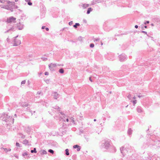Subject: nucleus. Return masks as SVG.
<instances>
[{"label":"nucleus","instance_id":"31","mask_svg":"<svg viewBox=\"0 0 160 160\" xmlns=\"http://www.w3.org/2000/svg\"><path fill=\"white\" fill-rule=\"evenodd\" d=\"M48 151L49 152L52 154H53L54 153V151L51 149H49Z\"/></svg>","mask_w":160,"mask_h":160},{"label":"nucleus","instance_id":"38","mask_svg":"<svg viewBox=\"0 0 160 160\" xmlns=\"http://www.w3.org/2000/svg\"><path fill=\"white\" fill-rule=\"evenodd\" d=\"M16 146H17V147H20V144L18 142H17L16 143Z\"/></svg>","mask_w":160,"mask_h":160},{"label":"nucleus","instance_id":"20","mask_svg":"<svg viewBox=\"0 0 160 160\" xmlns=\"http://www.w3.org/2000/svg\"><path fill=\"white\" fill-rule=\"evenodd\" d=\"M5 2H6L8 4L10 3V1H5V0H0V2L2 3H4Z\"/></svg>","mask_w":160,"mask_h":160},{"label":"nucleus","instance_id":"8","mask_svg":"<svg viewBox=\"0 0 160 160\" xmlns=\"http://www.w3.org/2000/svg\"><path fill=\"white\" fill-rule=\"evenodd\" d=\"M17 27L19 30H21L23 28V25L20 23H19L17 24Z\"/></svg>","mask_w":160,"mask_h":160},{"label":"nucleus","instance_id":"4","mask_svg":"<svg viewBox=\"0 0 160 160\" xmlns=\"http://www.w3.org/2000/svg\"><path fill=\"white\" fill-rule=\"evenodd\" d=\"M18 37V36L17 35L16 37H14V43H13V46H18L21 44V41L18 39H17V37Z\"/></svg>","mask_w":160,"mask_h":160},{"label":"nucleus","instance_id":"56","mask_svg":"<svg viewBox=\"0 0 160 160\" xmlns=\"http://www.w3.org/2000/svg\"><path fill=\"white\" fill-rule=\"evenodd\" d=\"M94 121L95 122L96 121V119H94Z\"/></svg>","mask_w":160,"mask_h":160},{"label":"nucleus","instance_id":"11","mask_svg":"<svg viewBox=\"0 0 160 160\" xmlns=\"http://www.w3.org/2000/svg\"><path fill=\"white\" fill-rule=\"evenodd\" d=\"M101 2V0H93L92 2V4L94 5Z\"/></svg>","mask_w":160,"mask_h":160},{"label":"nucleus","instance_id":"3","mask_svg":"<svg viewBox=\"0 0 160 160\" xmlns=\"http://www.w3.org/2000/svg\"><path fill=\"white\" fill-rule=\"evenodd\" d=\"M132 150V148L128 144H125L123 147H122L120 148L121 152L123 155L128 152H131Z\"/></svg>","mask_w":160,"mask_h":160},{"label":"nucleus","instance_id":"64","mask_svg":"<svg viewBox=\"0 0 160 160\" xmlns=\"http://www.w3.org/2000/svg\"><path fill=\"white\" fill-rule=\"evenodd\" d=\"M28 129H29V130H30V128H28Z\"/></svg>","mask_w":160,"mask_h":160},{"label":"nucleus","instance_id":"46","mask_svg":"<svg viewBox=\"0 0 160 160\" xmlns=\"http://www.w3.org/2000/svg\"><path fill=\"white\" fill-rule=\"evenodd\" d=\"M89 80H90L91 82H92V79L90 77H89Z\"/></svg>","mask_w":160,"mask_h":160},{"label":"nucleus","instance_id":"48","mask_svg":"<svg viewBox=\"0 0 160 160\" xmlns=\"http://www.w3.org/2000/svg\"><path fill=\"white\" fill-rule=\"evenodd\" d=\"M45 29H46V30L47 31H48L49 30V28H45Z\"/></svg>","mask_w":160,"mask_h":160},{"label":"nucleus","instance_id":"60","mask_svg":"<svg viewBox=\"0 0 160 160\" xmlns=\"http://www.w3.org/2000/svg\"><path fill=\"white\" fill-rule=\"evenodd\" d=\"M113 58H112V59H111H111H110V60H113Z\"/></svg>","mask_w":160,"mask_h":160},{"label":"nucleus","instance_id":"55","mask_svg":"<svg viewBox=\"0 0 160 160\" xmlns=\"http://www.w3.org/2000/svg\"><path fill=\"white\" fill-rule=\"evenodd\" d=\"M36 98H39V96H36Z\"/></svg>","mask_w":160,"mask_h":160},{"label":"nucleus","instance_id":"26","mask_svg":"<svg viewBox=\"0 0 160 160\" xmlns=\"http://www.w3.org/2000/svg\"><path fill=\"white\" fill-rule=\"evenodd\" d=\"M31 152L32 153H36L37 152V151L36 150V148H34L33 150H31Z\"/></svg>","mask_w":160,"mask_h":160},{"label":"nucleus","instance_id":"34","mask_svg":"<svg viewBox=\"0 0 160 160\" xmlns=\"http://www.w3.org/2000/svg\"><path fill=\"white\" fill-rule=\"evenodd\" d=\"M131 102H132L133 103V105L134 106L135 105V104L137 102V101L136 100H135L132 101H131Z\"/></svg>","mask_w":160,"mask_h":160},{"label":"nucleus","instance_id":"54","mask_svg":"<svg viewBox=\"0 0 160 160\" xmlns=\"http://www.w3.org/2000/svg\"><path fill=\"white\" fill-rule=\"evenodd\" d=\"M147 26H144V28H147Z\"/></svg>","mask_w":160,"mask_h":160},{"label":"nucleus","instance_id":"32","mask_svg":"<svg viewBox=\"0 0 160 160\" xmlns=\"http://www.w3.org/2000/svg\"><path fill=\"white\" fill-rule=\"evenodd\" d=\"M131 95L130 94H129L127 96V98L129 99L132 100V98L131 97Z\"/></svg>","mask_w":160,"mask_h":160},{"label":"nucleus","instance_id":"10","mask_svg":"<svg viewBox=\"0 0 160 160\" xmlns=\"http://www.w3.org/2000/svg\"><path fill=\"white\" fill-rule=\"evenodd\" d=\"M53 98L55 99H57L59 97V95L56 92H55L53 93Z\"/></svg>","mask_w":160,"mask_h":160},{"label":"nucleus","instance_id":"21","mask_svg":"<svg viewBox=\"0 0 160 160\" xmlns=\"http://www.w3.org/2000/svg\"><path fill=\"white\" fill-rule=\"evenodd\" d=\"M9 6L7 5H4L2 8L8 10L9 9Z\"/></svg>","mask_w":160,"mask_h":160},{"label":"nucleus","instance_id":"43","mask_svg":"<svg viewBox=\"0 0 160 160\" xmlns=\"http://www.w3.org/2000/svg\"><path fill=\"white\" fill-rule=\"evenodd\" d=\"M73 24V22L72 21H71L69 22V25H71Z\"/></svg>","mask_w":160,"mask_h":160},{"label":"nucleus","instance_id":"42","mask_svg":"<svg viewBox=\"0 0 160 160\" xmlns=\"http://www.w3.org/2000/svg\"><path fill=\"white\" fill-rule=\"evenodd\" d=\"M149 21H147L145 22H144V24H147L149 23Z\"/></svg>","mask_w":160,"mask_h":160},{"label":"nucleus","instance_id":"2","mask_svg":"<svg viewBox=\"0 0 160 160\" xmlns=\"http://www.w3.org/2000/svg\"><path fill=\"white\" fill-rule=\"evenodd\" d=\"M2 118V120L6 122L7 124H12L14 122V118L11 116H9L5 113H0V118Z\"/></svg>","mask_w":160,"mask_h":160},{"label":"nucleus","instance_id":"7","mask_svg":"<svg viewBox=\"0 0 160 160\" xmlns=\"http://www.w3.org/2000/svg\"><path fill=\"white\" fill-rule=\"evenodd\" d=\"M49 68L51 70H54V67H55L56 66V64L55 63H50L48 65Z\"/></svg>","mask_w":160,"mask_h":160},{"label":"nucleus","instance_id":"36","mask_svg":"<svg viewBox=\"0 0 160 160\" xmlns=\"http://www.w3.org/2000/svg\"><path fill=\"white\" fill-rule=\"evenodd\" d=\"M54 108L58 110L59 111L60 110V108L58 106H55Z\"/></svg>","mask_w":160,"mask_h":160},{"label":"nucleus","instance_id":"49","mask_svg":"<svg viewBox=\"0 0 160 160\" xmlns=\"http://www.w3.org/2000/svg\"><path fill=\"white\" fill-rule=\"evenodd\" d=\"M138 98H141V97H142V96H140V95H138Z\"/></svg>","mask_w":160,"mask_h":160},{"label":"nucleus","instance_id":"25","mask_svg":"<svg viewBox=\"0 0 160 160\" xmlns=\"http://www.w3.org/2000/svg\"><path fill=\"white\" fill-rule=\"evenodd\" d=\"M65 154L66 155L68 156L69 155V150L68 149H66L65 150Z\"/></svg>","mask_w":160,"mask_h":160},{"label":"nucleus","instance_id":"35","mask_svg":"<svg viewBox=\"0 0 160 160\" xmlns=\"http://www.w3.org/2000/svg\"><path fill=\"white\" fill-rule=\"evenodd\" d=\"M41 58L43 61H46L48 60V58H47L45 57H42Z\"/></svg>","mask_w":160,"mask_h":160},{"label":"nucleus","instance_id":"22","mask_svg":"<svg viewBox=\"0 0 160 160\" xmlns=\"http://www.w3.org/2000/svg\"><path fill=\"white\" fill-rule=\"evenodd\" d=\"M80 25V24L78 23H75V24L74 25H73V27L75 28H77L78 26H79Z\"/></svg>","mask_w":160,"mask_h":160},{"label":"nucleus","instance_id":"5","mask_svg":"<svg viewBox=\"0 0 160 160\" xmlns=\"http://www.w3.org/2000/svg\"><path fill=\"white\" fill-rule=\"evenodd\" d=\"M16 18H15L12 16L8 18L6 21V22L8 23H10L12 22L14 23L16 22Z\"/></svg>","mask_w":160,"mask_h":160},{"label":"nucleus","instance_id":"40","mask_svg":"<svg viewBox=\"0 0 160 160\" xmlns=\"http://www.w3.org/2000/svg\"><path fill=\"white\" fill-rule=\"evenodd\" d=\"M94 46V44L93 43H91L90 45V47L91 48H93Z\"/></svg>","mask_w":160,"mask_h":160},{"label":"nucleus","instance_id":"13","mask_svg":"<svg viewBox=\"0 0 160 160\" xmlns=\"http://www.w3.org/2000/svg\"><path fill=\"white\" fill-rule=\"evenodd\" d=\"M132 130L130 128H129L127 131V133L130 136H131V135L132 134Z\"/></svg>","mask_w":160,"mask_h":160},{"label":"nucleus","instance_id":"63","mask_svg":"<svg viewBox=\"0 0 160 160\" xmlns=\"http://www.w3.org/2000/svg\"><path fill=\"white\" fill-rule=\"evenodd\" d=\"M15 116H16V114H15Z\"/></svg>","mask_w":160,"mask_h":160},{"label":"nucleus","instance_id":"47","mask_svg":"<svg viewBox=\"0 0 160 160\" xmlns=\"http://www.w3.org/2000/svg\"><path fill=\"white\" fill-rule=\"evenodd\" d=\"M138 27V26L137 25H135V28H137Z\"/></svg>","mask_w":160,"mask_h":160},{"label":"nucleus","instance_id":"9","mask_svg":"<svg viewBox=\"0 0 160 160\" xmlns=\"http://www.w3.org/2000/svg\"><path fill=\"white\" fill-rule=\"evenodd\" d=\"M73 148L74 149L77 148V151H79L80 150L81 147L80 146L77 144L73 146Z\"/></svg>","mask_w":160,"mask_h":160},{"label":"nucleus","instance_id":"19","mask_svg":"<svg viewBox=\"0 0 160 160\" xmlns=\"http://www.w3.org/2000/svg\"><path fill=\"white\" fill-rule=\"evenodd\" d=\"M25 2H28V4L31 6L32 5V3L31 2V0H25Z\"/></svg>","mask_w":160,"mask_h":160},{"label":"nucleus","instance_id":"50","mask_svg":"<svg viewBox=\"0 0 160 160\" xmlns=\"http://www.w3.org/2000/svg\"><path fill=\"white\" fill-rule=\"evenodd\" d=\"M45 26H42V29H43L45 28Z\"/></svg>","mask_w":160,"mask_h":160},{"label":"nucleus","instance_id":"33","mask_svg":"<svg viewBox=\"0 0 160 160\" xmlns=\"http://www.w3.org/2000/svg\"><path fill=\"white\" fill-rule=\"evenodd\" d=\"M37 94H38L39 95H40L41 96H42L43 95V94L42 92H37Z\"/></svg>","mask_w":160,"mask_h":160},{"label":"nucleus","instance_id":"16","mask_svg":"<svg viewBox=\"0 0 160 160\" xmlns=\"http://www.w3.org/2000/svg\"><path fill=\"white\" fill-rule=\"evenodd\" d=\"M12 7H13V8L14 9H16L18 8L17 5H15V3L14 2H13L12 3Z\"/></svg>","mask_w":160,"mask_h":160},{"label":"nucleus","instance_id":"15","mask_svg":"<svg viewBox=\"0 0 160 160\" xmlns=\"http://www.w3.org/2000/svg\"><path fill=\"white\" fill-rule=\"evenodd\" d=\"M15 30L14 28L13 27H12L11 28L9 29H8V30L6 31L5 32V33L8 32H9L10 31H14Z\"/></svg>","mask_w":160,"mask_h":160},{"label":"nucleus","instance_id":"18","mask_svg":"<svg viewBox=\"0 0 160 160\" xmlns=\"http://www.w3.org/2000/svg\"><path fill=\"white\" fill-rule=\"evenodd\" d=\"M29 142L28 140L27 139H25L23 141V143L25 145H28Z\"/></svg>","mask_w":160,"mask_h":160},{"label":"nucleus","instance_id":"1","mask_svg":"<svg viewBox=\"0 0 160 160\" xmlns=\"http://www.w3.org/2000/svg\"><path fill=\"white\" fill-rule=\"evenodd\" d=\"M101 148L105 151H107L112 152H115L116 151L115 147L112 145L111 141L109 140L102 141Z\"/></svg>","mask_w":160,"mask_h":160},{"label":"nucleus","instance_id":"37","mask_svg":"<svg viewBox=\"0 0 160 160\" xmlns=\"http://www.w3.org/2000/svg\"><path fill=\"white\" fill-rule=\"evenodd\" d=\"M84 137L87 141H88L89 140V138L87 137L86 135H84Z\"/></svg>","mask_w":160,"mask_h":160},{"label":"nucleus","instance_id":"27","mask_svg":"<svg viewBox=\"0 0 160 160\" xmlns=\"http://www.w3.org/2000/svg\"><path fill=\"white\" fill-rule=\"evenodd\" d=\"M19 135L20 136H21V138H24L25 137V136L24 135H23L22 134V133H19Z\"/></svg>","mask_w":160,"mask_h":160},{"label":"nucleus","instance_id":"45","mask_svg":"<svg viewBox=\"0 0 160 160\" xmlns=\"http://www.w3.org/2000/svg\"><path fill=\"white\" fill-rule=\"evenodd\" d=\"M44 74L45 75H48L49 73L48 72H45Z\"/></svg>","mask_w":160,"mask_h":160},{"label":"nucleus","instance_id":"28","mask_svg":"<svg viewBox=\"0 0 160 160\" xmlns=\"http://www.w3.org/2000/svg\"><path fill=\"white\" fill-rule=\"evenodd\" d=\"M59 72L61 73H63L64 72V71L62 68L60 69L59 70Z\"/></svg>","mask_w":160,"mask_h":160},{"label":"nucleus","instance_id":"24","mask_svg":"<svg viewBox=\"0 0 160 160\" xmlns=\"http://www.w3.org/2000/svg\"><path fill=\"white\" fill-rule=\"evenodd\" d=\"M89 6V4H84L83 5L82 7L84 8H86Z\"/></svg>","mask_w":160,"mask_h":160},{"label":"nucleus","instance_id":"14","mask_svg":"<svg viewBox=\"0 0 160 160\" xmlns=\"http://www.w3.org/2000/svg\"><path fill=\"white\" fill-rule=\"evenodd\" d=\"M137 110L138 112H142V108L139 106L137 107Z\"/></svg>","mask_w":160,"mask_h":160},{"label":"nucleus","instance_id":"17","mask_svg":"<svg viewBox=\"0 0 160 160\" xmlns=\"http://www.w3.org/2000/svg\"><path fill=\"white\" fill-rule=\"evenodd\" d=\"M92 10V9L91 8H88V10L87 12V13L88 14H89L91 12Z\"/></svg>","mask_w":160,"mask_h":160},{"label":"nucleus","instance_id":"39","mask_svg":"<svg viewBox=\"0 0 160 160\" xmlns=\"http://www.w3.org/2000/svg\"><path fill=\"white\" fill-rule=\"evenodd\" d=\"M13 7L12 8L9 7V9L8 10H9L11 11V12H12L13 11Z\"/></svg>","mask_w":160,"mask_h":160},{"label":"nucleus","instance_id":"61","mask_svg":"<svg viewBox=\"0 0 160 160\" xmlns=\"http://www.w3.org/2000/svg\"><path fill=\"white\" fill-rule=\"evenodd\" d=\"M128 105H127V106L126 107V108L127 107H128Z\"/></svg>","mask_w":160,"mask_h":160},{"label":"nucleus","instance_id":"52","mask_svg":"<svg viewBox=\"0 0 160 160\" xmlns=\"http://www.w3.org/2000/svg\"><path fill=\"white\" fill-rule=\"evenodd\" d=\"M66 121H67V122H68V121H69V119H68L67 118V119H66Z\"/></svg>","mask_w":160,"mask_h":160},{"label":"nucleus","instance_id":"29","mask_svg":"<svg viewBox=\"0 0 160 160\" xmlns=\"http://www.w3.org/2000/svg\"><path fill=\"white\" fill-rule=\"evenodd\" d=\"M42 151V153L41 154H47V152L46 151V150H43Z\"/></svg>","mask_w":160,"mask_h":160},{"label":"nucleus","instance_id":"59","mask_svg":"<svg viewBox=\"0 0 160 160\" xmlns=\"http://www.w3.org/2000/svg\"><path fill=\"white\" fill-rule=\"evenodd\" d=\"M18 0H15V2H18Z\"/></svg>","mask_w":160,"mask_h":160},{"label":"nucleus","instance_id":"53","mask_svg":"<svg viewBox=\"0 0 160 160\" xmlns=\"http://www.w3.org/2000/svg\"><path fill=\"white\" fill-rule=\"evenodd\" d=\"M151 25L152 26H154V24H153V23H152V24H151Z\"/></svg>","mask_w":160,"mask_h":160},{"label":"nucleus","instance_id":"44","mask_svg":"<svg viewBox=\"0 0 160 160\" xmlns=\"http://www.w3.org/2000/svg\"><path fill=\"white\" fill-rule=\"evenodd\" d=\"M142 32L143 33H144V34H146L147 35V32H146V31H142L141 32Z\"/></svg>","mask_w":160,"mask_h":160},{"label":"nucleus","instance_id":"30","mask_svg":"<svg viewBox=\"0 0 160 160\" xmlns=\"http://www.w3.org/2000/svg\"><path fill=\"white\" fill-rule=\"evenodd\" d=\"M100 40V38H97L94 39V41L95 42H97L99 41Z\"/></svg>","mask_w":160,"mask_h":160},{"label":"nucleus","instance_id":"23","mask_svg":"<svg viewBox=\"0 0 160 160\" xmlns=\"http://www.w3.org/2000/svg\"><path fill=\"white\" fill-rule=\"evenodd\" d=\"M29 154L27 152H24L22 153V156L24 157L25 156H29ZM28 157H29L28 156Z\"/></svg>","mask_w":160,"mask_h":160},{"label":"nucleus","instance_id":"62","mask_svg":"<svg viewBox=\"0 0 160 160\" xmlns=\"http://www.w3.org/2000/svg\"><path fill=\"white\" fill-rule=\"evenodd\" d=\"M108 118H110V116H108Z\"/></svg>","mask_w":160,"mask_h":160},{"label":"nucleus","instance_id":"12","mask_svg":"<svg viewBox=\"0 0 160 160\" xmlns=\"http://www.w3.org/2000/svg\"><path fill=\"white\" fill-rule=\"evenodd\" d=\"M1 149L2 151H4L5 152H7L8 151H10L11 150V149L10 148L7 149V148H1Z\"/></svg>","mask_w":160,"mask_h":160},{"label":"nucleus","instance_id":"6","mask_svg":"<svg viewBox=\"0 0 160 160\" xmlns=\"http://www.w3.org/2000/svg\"><path fill=\"white\" fill-rule=\"evenodd\" d=\"M127 58V57L124 54H122L119 56V60L121 62L126 60Z\"/></svg>","mask_w":160,"mask_h":160},{"label":"nucleus","instance_id":"57","mask_svg":"<svg viewBox=\"0 0 160 160\" xmlns=\"http://www.w3.org/2000/svg\"><path fill=\"white\" fill-rule=\"evenodd\" d=\"M28 106V104H26L25 105V106H26V107H27Z\"/></svg>","mask_w":160,"mask_h":160},{"label":"nucleus","instance_id":"58","mask_svg":"<svg viewBox=\"0 0 160 160\" xmlns=\"http://www.w3.org/2000/svg\"><path fill=\"white\" fill-rule=\"evenodd\" d=\"M60 113L62 114V115L63 114V113H62V112H60Z\"/></svg>","mask_w":160,"mask_h":160},{"label":"nucleus","instance_id":"41","mask_svg":"<svg viewBox=\"0 0 160 160\" xmlns=\"http://www.w3.org/2000/svg\"><path fill=\"white\" fill-rule=\"evenodd\" d=\"M26 82V81L25 80L22 81L21 83V84H24Z\"/></svg>","mask_w":160,"mask_h":160},{"label":"nucleus","instance_id":"51","mask_svg":"<svg viewBox=\"0 0 160 160\" xmlns=\"http://www.w3.org/2000/svg\"><path fill=\"white\" fill-rule=\"evenodd\" d=\"M136 98L134 96L132 98V99H135Z\"/></svg>","mask_w":160,"mask_h":160}]
</instances>
